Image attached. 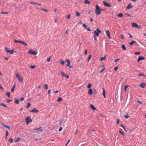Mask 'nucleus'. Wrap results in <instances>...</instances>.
I'll return each mask as SVG.
<instances>
[{
  "label": "nucleus",
  "mask_w": 146,
  "mask_h": 146,
  "mask_svg": "<svg viewBox=\"0 0 146 146\" xmlns=\"http://www.w3.org/2000/svg\"><path fill=\"white\" fill-rule=\"evenodd\" d=\"M50 90H49L48 91V94L49 95H50Z\"/></svg>",
  "instance_id": "0e129e2a"
},
{
  "label": "nucleus",
  "mask_w": 146,
  "mask_h": 146,
  "mask_svg": "<svg viewBox=\"0 0 146 146\" xmlns=\"http://www.w3.org/2000/svg\"><path fill=\"white\" fill-rule=\"evenodd\" d=\"M121 126H122L123 127V129L125 130V131H127L125 129V128L124 127V126H123V125L122 124H121Z\"/></svg>",
  "instance_id": "de8ad7c7"
},
{
  "label": "nucleus",
  "mask_w": 146,
  "mask_h": 146,
  "mask_svg": "<svg viewBox=\"0 0 146 146\" xmlns=\"http://www.w3.org/2000/svg\"><path fill=\"white\" fill-rule=\"evenodd\" d=\"M14 88H12V89H11V91L12 92H13L14 91Z\"/></svg>",
  "instance_id": "338daca9"
},
{
  "label": "nucleus",
  "mask_w": 146,
  "mask_h": 146,
  "mask_svg": "<svg viewBox=\"0 0 146 146\" xmlns=\"http://www.w3.org/2000/svg\"><path fill=\"white\" fill-rule=\"evenodd\" d=\"M101 31L97 28L96 30L94 31V33L95 35V36H98L99 35V33H101Z\"/></svg>",
  "instance_id": "f03ea898"
},
{
  "label": "nucleus",
  "mask_w": 146,
  "mask_h": 146,
  "mask_svg": "<svg viewBox=\"0 0 146 146\" xmlns=\"http://www.w3.org/2000/svg\"><path fill=\"white\" fill-rule=\"evenodd\" d=\"M35 67V65L31 66H30V68L32 69H33Z\"/></svg>",
  "instance_id": "ea45409f"
},
{
  "label": "nucleus",
  "mask_w": 146,
  "mask_h": 146,
  "mask_svg": "<svg viewBox=\"0 0 146 146\" xmlns=\"http://www.w3.org/2000/svg\"><path fill=\"white\" fill-rule=\"evenodd\" d=\"M92 93V90L90 88L88 91V94L90 95H91Z\"/></svg>",
  "instance_id": "2eb2a0df"
},
{
  "label": "nucleus",
  "mask_w": 146,
  "mask_h": 146,
  "mask_svg": "<svg viewBox=\"0 0 146 146\" xmlns=\"http://www.w3.org/2000/svg\"><path fill=\"white\" fill-rule=\"evenodd\" d=\"M7 95L9 97L10 96V93L8 92L7 93Z\"/></svg>",
  "instance_id": "13d9d810"
},
{
  "label": "nucleus",
  "mask_w": 146,
  "mask_h": 146,
  "mask_svg": "<svg viewBox=\"0 0 146 146\" xmlns=\"http://www.w3.org/2000/svg\"><path fill=\"white\" fill-rule=\"evenodd\" d=\"M119 132L121 133V134L122 135L124 136V135L123 133V132H122V131H119Z\"/></svg>",
  "instance_id": "5fc2aeb1"
},
{
  "label": "nucleus",
  "mask_w": 146,
  "mask_h": 146,
  "mask_svg": "<svg viewBox=\"0 0 146 146\" xmlns=\"http://www.w3.org/2000/svg\"><path fill=\"white\" fill-rule=\"evenodd\" d=\"M145 59V57L142 56H140L138 58L137 61L139 62L140 61L143 60Z\"/></svg>",
  "instance_id": "1a4fd4ad"
},
{
  "label": "nucleus",
  "mask_w": 146,
  "mask_h": 146,
  "mask_svg": "<svg viewBox=\"0 0 146 146\" xmlns=\"http://www.w3.org/2000/svg\"><path fill=\"white\" fill-rule=\"evenodd\" d=\"M84 3L85 4H90V2L87 0H85L84 1Z\"/></svg>",
  "instance_id": "4be33fe9"
},
{
  "label": "nucleus",
  "mask_w": 146,
  "mask_h": 146,
  "mask_svg": "<svg viewBox=\"0 0 146 146\" xmlns=\"http://www.w3.org/2000/svg\"><path fill=\"white\" fill-rule=\"evenodd\" d=\"M30 112L33 113H37L39 112V110L35 108L31 110Z\"/></svg>",
  "instance_id": "6e6552de"
},
{
  "label": "nucleus",
  "mask_w": 146,
  "mask_h": 146,
  "mask_svg": "<svg viewBox=\"0 0 146 146\" xmlns=\"http://www.w3.org/2000/svg\"><path fill=\"white\" fill-rule=\"evenodd\" d=\"M123 14L121 13H120L117 15V16L120 18L123 17Z\"/></svg>",
  "instance_id": "f3484780"
},
{
  "label": "nucleus",
  "mask_w": 146,
  "mask_h": 146,
  "mask_svg": "<svg viewBox=\"0 0 146 146\" xmlns=\"http://www.w3.org/2000/svg\"><path fill=\"white\" fill-rule=\"evenodd\" d=\"M91 84H88V85L87 86V87L88 88H90V87H91Z\"/></svg>",
  "instance_id": "e433bc0d"
},
{
  "label": "nucleus",
  "mask_w": 146,
  "mask_h": 146,
  "mask_svg": "<svg viewBox=\"0 0 146 146\" xmlns=\"http://www.w3.org/2000/svg\"><path fill=\"white\" fill-rule=\"evenodd\" d=\"M51 56H50L47 59V61L48 62H49L50 61V59L51 58Z\"/></svg>",
  "instance_id": "a18cd8bd"
},
{
  "label": "nucleus",
  "mask_w": 146,
  "mask_h": 146,
  "mask_svg": "<svg viewBox=\"0 0 146 146\" xmlns=\"http://www.w3.org/2000/svg\"><path fill=\"white\" fill-rule=\"evenodd\" d=\"M118 67H115V68H114V70H115V71H117L118 69Z\"/></svg>",
  "instance_id": "69168bd1"
},
{
  "label": "nucleus",
  "mask_w": 146,
  "mask_h": 146,
  "mask_svg": "<svg viewBox=\"0 0 146 146\" xmlns=\"http://www.w3.org/2000/svg\"><path fill=\"white\" fill-rule=\"evenodd\" d=\"M44 88H45L46 90L48 89V86L47 84H45L44 85Z\"/></svg>",
  "instance_id": "cd10ccee"
},
{
  "label": "nucleus",
  "mask_w": 146,
  "mask_h": 146,
  "mask_svg": "<svg viewBox=\"0 0 146 146\" xmlns=\"http://www.w3.org/2000/svg\"><path fill=\"white\" fill-rule=\"evenodd\" d=\"M90 107L91 108L94 110H96V108L95 107H94V106L92 104H91L90 105Z\"/></svg>",
  "instance_id": "dca6fc26"
},
{
  "label": "nucleus",
  "mask_w": 146,
  "mask_h": 146,
  "mask_svg": "<svg viewBox=\"0 0 146 146\" xmlns=\"http://www.w3.org/2000/svg\"><path fill=\"white\" fill-rule=\"evenodd\" d=\"M80 15V13L76 11V16L77 17Z\"/></svg>",
  "instance_id": "473e14b6"
},
{
  "label": "nucleus",
  "mask_w": 146,
  "mask_h": 146,
  "mask_svg": "<svg viewBox=\"0 0 146 146\" xmlns=\"http://www.w3.org/2000/svg\"><path fill=\"white\" fill-rule=\"evenodd\" d=\"M2 125L4 127H6L7 126H6L5 124L4 123H1Z\"/></svg>",
  "instance_id": "72a5a7b5"
},
{
  "label": "nucleus",
  "mask_w": 146,
  "mask_h": 146,
  "mask_svg": "<svg viewBox=\"0 0 146 146\" xmlns=\"http://www.w3.org/2000/svg\"><path fill=\"white\" fill-rule=\"evenodd\" d=\"M128 85H126V86H125V91H126V89L128 87Z\"/></svg>",
  "instance_id": "052dcab7"
},
{
  "label": "nucleus",
  "mask_w": 146,
  "mask_h": 146,
  "mask_svg": "<svg viewBox=\"0 0 146 146\" xmlns=\"http://www.w3.org/2000/svg\"><path fill=\"white\" fill-rule=\"evenodd\" d=\"M96 7L95 13L97 15L100 14L101 13V11H102V9L100 10V8L98 5H96Z\"/></svg>",
  "instance_id": "f257e3e1"
},
{
  "label": "nucleus",
  "mask_w": 146,
  "mask_h": 146,
  "mask_svg": "<svg viewBox=\"0 0 146 146\" xmlns=\"http://www.w3.org/2000/svg\"><path fill=\"white\" fill-rule=\"evenodd\" d=\"M60 73L62 75V76L65 77L67 78H69V76L66 74H64V72H61Z\"/></svg>",
  "instance_id": "0eeeda50"
},
{
  "label": "nucleus",
  "mask_w": 146,
  "mask_h": 146,
  "mask_svg": "<svg viewBox=\"0 0 146 146\" xmlns=\"http://www.w3.org/2000/svg\"><path fill=\"white\" fill-rule=\"evenodd\" d=\"M88 31H91V30L89 29V28H87V29H86Z\"/></svg>",
  "instance_id": "e2e57ef3"
},
{
  "label": "nucleus",
  "mask_w": 146,
  "mask_h": 146,
  "mask_svg": "<svg viewBox=\"0 0 146 146\" xmlns=\"http://www.w3.org/2000/svg\"><path fill=\"white\" fill-rule=\"evenodd\" d=\"M67 19H69L70 18V15L69 14V15H68L67 16Z\"/></svg>",
  "instance_id": "4d7b16f0"
},
{
  "label": "nucleus",
  "mask_w": 146,
  "mask_h": 146,
  "mask_svg": "<svg viewBox=\"0 0 146 146\" xmlns=\"http://www.w3.org/2000/svg\"><path fill=\"white\" fill-rule=\"evenodd\" d=\"M128 35H129V38H132L133 37V36H132L130 34V33H128Z\"/></svg>",
  "instance_id": "49530a36"
},
{
  "label": "nucleus",
  "mask_w": 146,
  "mask_h": 146,
  "mask_svg": "<svg viewBox=\"0 0 146 146\" xmlns=\"http://www.w3.org/2000/svg\"><path fill=\"white\" fill-rule=\"evenodd\" d=\"M132 7L133 6L131 5V3H130L126 7V9H131Z\"/></svg>",
  "instance_id": "ddd939ff"
},
{
  "label": "nucleus",
  "mask_w": 146,
  "mask_h": 146,
  "mask_svg": "<svg viewBox=\"0 0 146 146\" xmlns=\"http://www.w3.org/2000/svg\"><path fill=\"white\" fill-rule=\"evenodd\" d=\"M106 57L105 56H104L103 57H102L100 59V60L102 61L103 60H105L106 59Z\"/></svg>",
  "instance_id": "412c9836"
},
{
  "label": "nucleus",
  "mask_w": 146,
  "mask_h": 146,
  "mask_svg": "<svg viewBox=\"0 0 146 146\" xmlns=\"http://www.w3.org/2000/svg\"><path fill=\"white\" fill-rule=\"evenodd\" d=\"M91 58V55H89V57H88V62L90 60V59Z\"/></svg>",
  "instance_id": "6e6d98bb"
},
{
  "label": "nucleus",
  "mask_w": 146,
  "mask_h": 146,
  "mask_svg": "<svg viewBox=\"0 0 146 146\" xmlns=\"http://www.w3.org/2000/svg\"><path fill=\"white\" fill-rule=\"evenodd\" d=\"M20 40H14V42L15 43H19V42Z\"/></svg>",
  "instance_id": "37998d69"
},
{
  "label": "nucleus",
  "mask_w": 146,
  "mask_h": 146,
  "mask_svg": "<svg viewBox=\"0 0 146 146\" xmlns=\"http://www.w3.org/2000/svg\"><path fill=\"white\" fill-rule=\"evenodd\" d=\"M42 129H38V130L37 131L38 133H40L41 132V131H42Z\"/></svg>",
  "instance_id": "a19ab883"
},
{
  "label": "nucleus",
  "mask_w": 146,
  "mask_h": 146,
  "mask_svg": "<svg viewBox=\"0 0 146 146\" xmlns=\"http://www.w3.org/2000/svg\"><path fill=\"white\" fill-rule=\"evenodd\" d=\"M103 92L102 94L103 95L104 98H106L105 94V90L104 88H103Z\"/></svg>",
  "instance_id": "6ab92c4d"
},
{
  "label": "nucleus",
  "mask_w": 146,
  "mask_h": 146,
  "mask_svg": "<svg viewBox=\"0 0 146 146\" xmlns=\"http://www.w3.org/2000/svg\"><path fill=\"white\" fill-rule=\"evenodd\" d=\"M62 127H60V128L58 129V131H61L62 130Z\"/></svg>",
  "instance_id": "603ef678"
},
{
  "label": "nucleus",
  "mask_w": 146,
  "mask_h": 146,
  "mask_svg": "<svg viewBox=\"0 0 146 146\" xmlns=\"http://www.w3.org/2000/svg\"><path fill=\"white\" fill-rule=\"evenodd\" d=\"M1 105L2 106H3L5 107H6L7 106L5 105L4 103H2L1 104Z\"/></svg>",
  "instance_id": "f704fd0d"
},
{
  "label": "nucleus",
  "mask_w": 146,
  "mask_h": 146,
  "mask_svg": "<svg viewBox=\"0 0 146 146\" xmlns=\"http://www.w3.org/2000/svg\"><path fill=\"white\" fill-rule=\"evenodd\" d=\"M18 80L21 82H23V78L22 76H20L18 78Z\"/></svg>",
  "instance_id": "9b49d317"
},
{
  "label": "nucleus",
  "mask_w": 146,
  "mask_h": 146,
  "mask_svg": "<svg viewBox=\"0 0 146 146\" xmlns=\"http://www.w3.org/2000/svg\"><path fill=\"white\" fill-rule=\"evenodd\" d=\"M120 59V58H117L114 61L115 62H117Z\"/></svg>",
  "instance_id": "c9c22d12"
},
{
  "label": "nucleus",
  "mask_w": 146,
  "mask_h": 146,
  "mask_svg": "<svg viewBox=\"0 0 146 146\" xmlns=\"http://www.w3.org/2000/svg\"><path fill=\"white\" fill-rule=\"evenodd\" d=\"M83 26L85 28V29H87L86 26L84 23L83 24Z\"/></svg>",
  "instance_id": "c03bdc74"
},
{
  "label": "nucleus",
  "mask_w": 146,
  "mask_h": 146,
  "mask_svg": "<svg viewBox=\"0 0 146 146\" xmlns=\"http://www.w3.org/2000/svg\"><path fill=\"white\" fill-rule=\"evenodd\" d=\"M40 128H35L34 129V130H38V129H39Z\"/></svg>",
  "instance_id": "680f3d73"
},
{
  "label": "nucleus",
  "mask_w": 146,
  "mask_h": 146,
  "mask_svg": "<svg viewBox=\"0 0 146 146\" xmlns=\"http://www.w3.org/2000/svg\"><path fill=\"white\" fill-rule=\"evenodd\" d=\"M31 105V104H30V103H28V105H27V108H28L29 106H30Z\"/></svg>",
  "instance_id": "8fccbe9b"
},
{
  "label": "nucleus",
  "mask_w": 146,
  "mask_h": 146,
  "mask_svg": "<svg viewBox=\"0 0 146 146\" xmlns=\"http://www.w3.org/2000/svg\"><path fill=\"white\" fill-rule=\"evenodd\" d=\"M121 47H122V49L123 50H126V48L125 45H122Z\"/></svg>",
  "instance_id": "aec40b11"
},
{
  "label": "nucleus",
  "mask_w": 146,
  "mask_h": 146,
  "mask_svg": "<svg viewBox=\"0 0 146 146\" xmlns=\"http://www.w3.org/2000/svg\"><path fill=\"white\" fill-rule=\"evenodd\" d=\"M131 24L133 27H137V28H138V26L136 23H132Z\"/></svg>",
  "instance_id": "f8f14e48"
},
{
  "label": "nucleus",
  "mask_w": 146,
  "mask_h": 146,
  "mask_svg": "<svg viewBox=\"0 0 146 146\" xmlns=\"http://www.w3.org/2000/svg\"><path fill=\"white\" fill-rule=\"evenodd\" d=\"M5 51L8 53L10 54H13L15 51L14 50H10L7 48H5Z\"/></svg>",
  "instance_id": "7ed1b4c3"
},
{
  "label": "nucleus",
  "mask_w": 146,
  "mask_h": 146,
  "mask_svg": "<svg viewBox=\"0 0 146 146\" xmlns=\"http://www.w3.org/2000/svg\"><path fill=\"white\" fill-rule=\"evenodd\" d=\"M8 13V12H1V14H7Z\"/></svg>",
  "instance_id": "79ce46f5"
},
{
  "label": "nucleus",
  "mask_w": 146,
  "mask_h": 146,
  "mask_svg": "<svg viewBox=\"0 0 146 146\" xmlns=\"http://www.w3.org/2000/svg\"><path fill=\"white\" fill-rule=\"evenodd\" d=\"M22 44L24 46H27V43L26 42L23 41L22 43Z\"/></svg>",
  "instance_id": "2f4dec72"
},
{
  "label": "nucleus",
  "mask_w": 146,
  "mask_h": 146,
  "mask_svg": "<svg viewBox=\"0 0 146 146\" xmlns=\"http://www.w3.org/2000/svg\"><path fill=\"white\" fill-rule=\"evenodd\" d=\"M139 76H145V75L143 73H141V74H139Z\"/></svg>",
  "instance_id": "4c0bfd02"
},
{
  "label": "nucleus",
  "mask_w": 146,
  "mask_h": 146,
  "mask_svg": "<svg viewBox=\"0 0 146 146\" xmlns=\"http://www.w3.org/2000/svg\"><path fill=\"white\" fill-rule=\"evenodd\" d=\"M9 135V132L8 131H6V136H5V138L7 139V135Z\"/></svg>",
  "instance_id": "c85d7f7f"
},
{
  "label": "nucleus",
  "mask_w": 146,
  "mask_h": 146,
  "mask_svg": "<svg viewBox=\"0 0 146 146\" xmlns=\"http://www.w3.org/2000/svg\"><path fill=\"white\" fill-rule=\"evenodd\" d=\"M30 3L31 4H37L38 5H40L41 4V3H40V4H38V3H33V2H30Z\"/></svg>",
  "instance_id": "58836bf2"
},
{
  "label": "nucleus",
  "mask_w": 146,
  "mask_h": 146,
  "mask_svg": "<svg viewBox=\"0 0 146 146\" xmlns=\"http://www.w3.org/2000/svg\"><path fill=\"white\" fill-rule=\"evenodd\" d=\"M62 100V98L61 97H60L58 98V99L57 100V102H59Z\"/></svg>",
  "instance_id": "a211bd4d"
},
{
  "label": "nucleus",
  "mask_w": 146,
  "mask_h": 146,
  "mask_svg": "<svg viewBox=\"0 0 146 146\" xmlns=\"http://www.w3.org/2000/svg\"><path fill=\"white\" fill-rule=\"evenodd\" d=\"M66 61L68 62V63L67 64V66H69L70 64V62L69 60L68 59H67L66 60Z\"/></svg>",
  "instance_id": "393cba45"
},
{
  "label": "nucleus",
  "mask_w": 146,
  "mask_h": 146,
  "mask_svg": "<svg viewBox=\"0 0 146 146\" xmlns=\"http://www.w3.org/2000/svg\"><path fill=\"white\" fill-rule=\"evenodd\" d=\"M13 139L12 138H11L9 139V141L10 142V143H13Z\"/></svg>",
  "instance_id": "a878e982"
},
{
  "label": "nucleus",
  "mask_w": 146,
  "mask_h": 146,
  "mask_svg": "<svg viewBox=\"0 0 146 146\" xmlns=\"http://www.w3.org/2000/svg\"><path fill=\"white\" fill-rule=\"evenodd\" d=\"M26 121L27 125H28L29 123H30L32 122V119L30 117H26L25 119Z\"/></svg>",
  "instance_id": "20e7f679"
},
{
  "label": "nucleus",
  "mask_w": 146,
  "mask_h": 146,
  "mask_svg": "<svg viewBox=\"0 0 146 146\" xmlns=\"http://www.w3.org/2000/svg\"><path fill=\"white\" fill-rule=\"evenodd\" d=\"M60 62L62 65L64 64V61L63 60H61Z\"/></svg>",
  "instance_id": "3c124183"
},
{
  "label": "nucleus",
  "mask_w": 146,
  "mask_h": 146,
  "mask_svg": "<svg viewBox=\"0 0 146 146\" xmlns=\"http://www.w3.org/2000/svg\"><path fill=\"white\" fill-rule=\"evenodd\" d=\"M19 140H20V139L19 138H18L17 139L15 140V142H18L19 141Z\"/></svg>",
  "instance_id": "bf43d9fd"
},
{
  "label": "nucleus",
  "mask_w": 146,
  "mask_h": 146,
  "mask_svg": "<svg viewBox=\"0 0 146 146\" xmlns=\"http://www.w3.org/2000/svg\"><path fill=\"white\" fill-rule=\"evenodd\" d=\"M106 34L108 36L109 38H111L110 33L109 31L108 30L106 31Z\"/></svg>",
  "instance_id": "4468645a"
},
{
  "label": "nucleus",
  "mask_w": 146,
  "mask_h": 146,
  "mask_svg": "<svg viewBox=\"0 0 146 146\" xmlns=\"http://www.w3.org/2000/svg\"><path fill=\"white\" fill-rule=\"evenodd\" d=\"M140 86L142 88H144L145 87V86H146V84L144 83H142L140 84Z\"/></svg>",
  "instance_id": "9d476101"
},
{
  "label": "nucleus",
  "mask_w": 146,
  "mask_h": 146,
  "mask_svg": "<svg viewBox=\"0 0 146 146\" xmlns=\"http://www.w3.org/2000/svg\"><path fill=\"white\" fill-rule=\"evenodd\" d=\"M140 54H141V52H135V53L134 54L138 55Z\"/></svg>",
  "instance_id": "7c9ffc66"
},
{
  "label": "nucleus",
  "mask_w": 146,
  "mask_h": 146,
  "mask_svg": "<svg viewBox=\"0 0 146 146\" xmlns=\"http://www.w3.org/2000/svg\"><path fill=\"white\" fill-rule=\"evenodd\" d=\"M125 15H126L127 16H129V17H131V15L129 14L128 13H125Z\"/></svg>",
  "instance_id": "09e8293b"
},
{
  "label": "nucleus",
  "mask_w": 146,
  "mask_h": 146,
  "mask_svg": "<svg viewBox=\"0 0 146 146\" xmlns=\"http://www.w3.org/2000/svg\"><path fill=\"white\" fill-rule=\"evenodd\" d=\"M125 117L127 119L129 117V116L128 115V114L127 113L126 115H125Z\"/></svg>",
  "instance_id": "c756f323"
},
{
  "label": "nucleus",
  "mask_w": 146,
  "mask_h": 146,
  "mask_svg": "<svg viewBox=\"0 0 146 146\" xmlns=\"http://www.w3.org/2000/svg\"><path fill=\"white\" fill-rule=\"evenodd\" d=\"M28 53L29 54L33 55H36L37 54V51H33L32 50H29L28 51Z\"/></svg>",
  "instance_id": "39448f33"
},
{
  "label": "nucleus",
  "mask_w": 146,
  "mask_h": 146,
  "mask_svg": "<svg viewBox=\"0 0 146 146\" xmlns=\"http://www.w3.org/2000/svg\"><path fill=\"white\" fill-rule=\"evenodd\" d=\"M104 69H105V68H104L103 69H102V70L100 71V73H102V71H103L104 70Z\"/></svg>",
  "instance_id": "774afa93"
},
{
  "label": "nucleus",
  "mask_w": 146,
  "mask_h": 146,
  "mask_svg": "<svg viewBox=\"0 0 146 146\" xmlns=\"http://www.w3.org/2000/svg\"><path fill=\"white\" fill-rule=\"evenodd\" d=\"M103 3L104 5L105 6L110 7L112 6V5L110 4L109 3L106 2L105 1H103Z\"/></svg>",
  "instance_id": "423d86ee"
},
{
  "label": "nucleus",
  "mask_w": 146,
  "mask_h": 146,
  "mask_svg": "<svg viewBox=\"0 0 146 146\" xmlns=\"http://www.w3.org/2000/svg\"><path fill=\"white\" fill-rule=\"evenodd\" d=\"M120 36L122 39H124V37L123 35H121Z\"/></svg>",
  "instance_id": "864d4df0"
},
{
  "label": "nucleus",
  "mask_w": 146,
  "mask_h": 146,
  "mask_svg": "<svg viewBox=\"0 0 146 146\" xmlns=\"http://www.w3.org/2000/svg\"><path fill=\"white\" fill-rule=\"evenodd\" d=\"M41 10L45 12H47L48 11V10L47 9H43L42 8H41Z\"/></svg>",
  "instance_id": "bb28decb"
},
{
  "label": "nucleus",
  "mask_w": 146,
  "mask_h": 146,
  "mask_svg": "<svg viewBox=\"0 0 146 146\" xmlns=\"http://www.w3.org/2000/svg\"><path fill=\"white\" fill-rule=\"evenodd\" d=\"M134 43H136V42L135 41H132L130 43H129V44L130 45H132Z\"/></svg>",
  "instance_id": "5701e85b"
},
{
  "label": "nucleus",
  "mask_w": 146,
  "mask_h": 146,
  "mask_svg": "<svg viewBox=\"0 0 146 146\" xmlns=\"http://www.w3.org/2000/svg\"><path fill=\"white\" fill-rule=\"evenodd\" d=\"M15 103L16 104H18L19 103V100L17 99H15Z\"/></svg>",
  "instance_id": "b1692460"
}]
</instances>
